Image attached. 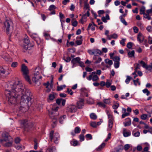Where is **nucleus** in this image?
Instances as JSON below:
<instances>
[{"mask_svg": "<svg viewBox=\"0 0 152 152\" xmlns=\"http://www.w3.org/2000/svg\"><path fill=\"white\" fill-rule=\"evenodd\" d=\"M144 15V17L147 19L148 20H150L151 19V17L147 13H145Z\"/></svg>", "mask_w": 152, "mask_h": 152, "instance_id": "42", "label": "nucleus"}, {"mask_svg": "<svg viewBox=\"0 0 152 152\" xmlns=\"http://www.w3.org/2000/svg\"><path fill=\"white\" fill-rule=\"evenodd\" d=\"M81 131V129L79 126L76 127L74 130V132H71V134L73 136H75V134L79 133Z\"/></svg>", "mask_w": 152, "mask_h": 152, "instance_id": "12", "label": "nucleus"}, {"mask_svg": "<svg viewBox=\"0 0 152 152\" xmlns=\"http://www.w3.org/2000/svg\"><path fill=\"white\" fill-rule=\"evenodd\" d=\"M21 70L23 73V75L29 74V70L27 66L25 64H23L21 66Z\"/></svg>", "mask_w": 152, "mask_h": 152, "instance_id": "6", "label": "nucleus"}, {"mask_svg": "<svg viewBox=\"0 0 152 152\" xmlns=\"http://www.w3.org/2000/svg\"><path fill=\"white\" fill-rule=\"evenodd\" d=\"M80 140L81 142L84 140V136L83 134H81L79 136Z\"/></svg>", "mask_w": 152, "mask_h": 152, "instance_id": "52", "label": "nucleus"}, {"mask_svg": "<svg viewBox=\"0 0 152 152\" xmlns=\"http://www.w3.org/2000/svg\"><path fill=\"white\" fill-rule=\"evenodd\" d=\"M137 39L140 43H142L144 41V37L142 34L139 33L137 35Z\"/></svg>", "mask_w": 152, "mask_h": 152, "instance_id": "9", "label": "nucleus"}, {"mask_svg": "<svg viewBox=\"0 0 152 152\" xmlns=\"http://www.w3.org/2000/svg\"><path fill=\"white\" fill-rule=\"evenodd\" d=\"M2 136L3 139L1 140V142H3L4 141L7 142L8 141L9 134L8 133L6 132H3L2 134Z\"/></svg>", "mask_w": 152, "mask_h": 152, "instance_id": "8", "label": "nucleus"}, {"mask_svg": "<svg viewBox=\"0 0 152 152\" xmlns=\"http://www.w3.org/2000/svg\"><path fill=\"white\" fill-rule=\"evenodd\" d=\"M87 20V17L86 16V14L83 15L82 18L80 20V22L81 23H82L83 24L84 22H85Z\"/></svg>", "mask_w": 152, "mask_h": 152, "instance_id": "20", "label": "nucleus"}, {"mask_svg": "<svg viewBox=\"0 0 152 152\" xmlns=\"http://www.w3.org/2000/svg\"><path fill=\"white\" fill-rule=\"evenodd\" d=\"M133 45V43L132 42H128L127 45V47L129 49H131Z\"/></svg>", "mask_w": 152, "mask_h": 152, "instance_id": "47", "label": "nucleus"}, {"mask_svg": "<svg viewBox=\"0 0 152 152\" xmlns=\"http://www.w3.org/2000/svg\"><path fill=\"white\" fill-rule=\"evenodd\" d=\"M91 126L95 128L97 126V124L95 122H92L91 123Z\"/></svg>", "mask_w": 152, "mask_h": 152, "instance_id": "55", "label": "nucleus"}, {"mask_svg": "<svg viewBox=\"0 0 152 152\" xmlns=\"http://www.w3.org/2000/svg\"><path fill=\"white\" fill-rule=\"evenodd\" d=\"M56 8V7L53 4L50 6L49 8V10L50 11L55 10Z\"/></svg>", "mask_w": 152, "mask_h": 152, "instance_id": "37", "label": "nucleus"}, {"mask_svg": "<svg viewBox=\"0 0 152 152\" xmlns=\"http://www.w3.org/2000/svg\"><path fill=\"white\" fill-rule=\"evenodd\" d=\"M137 26L140 28L141 30H143L144 29L143 24L140 21H138L137 23Z\"/></svg>", "mask_w": 152, "mask_h": 152, "instance_id": "21", "label": "nucleus"}, {"mask_svg": "<svg viewBox=\"0 0 152 152\" xmlns=\"http://www.w3.org/2000/svg\"><path fill=\"white\" fill-rule=\"evenodd\" d=\"M119 18L120 19L121 21L124 25L126 26L127 25V23L126 22L125 20L122 17H119Z\"/></svg>", "mask_w": 152, "mask_h": 152, "instance_id": "35", "label": "nucleus"}, {"mask_svg": "<svg viewBox=\"0 0 152 152\" xmlns=\"http://www.w3.org/2000/svg\"><path fill=\"white\" fill-rule=\"evenodd\" d=\"M90 118L92 119L95 120L97 118V116L96 114L94 113H92L90 115Z\"/></svg>", "mask_w": 152, "mask_h": 152, "instance_id": "24", "label": "nucleus"}, {"mask_svg": "<svg viewBox=\"0 0 152 152\" xmlns=\"http://www.w3.org/2000/svg\"><path fill=\"white\" fill-rule=\"evenodd\" d=\"M119 106V104L117 103L116 104H114L113 106L112 107H113V109H114V110H116L118 107Z\"/></svg>", "mask_w": 152, "mask_h": 152, "instance_id": "58", "label": "nucleus"}, {"mask_svg": "<svg viewBox=\"0 0 152 152\" xmlns=\"http://www.w3.org/2000/svg\"><path fill=\"white\" fill-rule=\"evenodd\" d=\"M5 29H6L7 34H9L10 28V21L8 20H6L4 23Z\"/></svg>", "mask_w": 152, "mask_h": 152, "instance_id": "7", "label": "nucleus"}, {"mask_svg": "<svg viewBox=\"0 0 152 152\" xmlns=\"http://www.w3.org/2000/svg\"><path fill=\"white\" fill-rule=\"evenodd\" d=\"M39 68H36L34 71V76H39Z\"/></svg>", "mask_w": 152, "mask_h": 152, "instance_id": "28", "label": "nucleus"}, {"mask_svg": "<svg viewBox=\"0 0 152 152\" xmlns=\"http://www.w3.org/2000/svg\"><path fill=\"white\" fill-rule=\"evenodd\" d=\"M41 78L42 77L40 76H34L32 78V80L33 82L36 83L38 81L39 79Z\"/></svg>", "mask_w": 152, "mask_h": 152, "instance_id": "17", "label": "nucleus"}, {"mask_svg": "<svg viewBox=\"0 0 152 152\" xmlns=\"http://www.w3.org/2000/svg\"><path fill=\"white\" fill-rule=\"evenodd\" d=\"M56 148L54 146L48 148L47 149V150L49 151V152H56Z\"/></svg>", "mask_w": 152, "mask_h": 152, "instance_id": "25", "label": "nucleus"}, {"mask_svg": "<svg viewBox=\"0 0 152 152\" xmlns=\"http://www.w3.org/2000/svg\"><path fill=\"white\" fill-rule=\"evenodd\" d=\"M54 119L52 121L53 122V124H52V125L53 128H54L56 126L57 123V120L56 118L55 117L53 118Z\"/></svg>", "mask_w": 152, "mask_h": 152, "instance_id": "31", "label": "nucleus"}, {"mask_svg": "<svg viewBox=\"0 0 152 152\" xmlns=\"http://www.w3.org/2000/svg\"><path fill=\"white\" fill-rule=\"evenodd\" d=\"M129 115V113H124L122 115V118H125L126 117L128 116Z\"/></svg>", "mask_w": 152, "mask_h": 152, "instance_id": "54", "label": "nucleus"}, {"mask_svg": "<svg viewBox=\"0 0 152 152\" xmlns=\"http://www.w3.org/2000/svg\"><path fill=\"white\" fill-rule=\"evenodd\" d=\"M113 120L112 119H109L108 121V129L110 130L113 127Z\"/></svg>", "mask_w": 152, "mask_h": 152, "instance_id": "19", "label": "nucleus"}, {"mask_svg": "<svg viewBox=\"0 0 152 152\" xmlns=\"http://www.w3.org/2000/svg\"><path fill=\"white\" fill-rule=\"evenodd\" d=\"M77 110L76 106L74 105H69L67 108V111L69 112L73 113L75 112Z\"/></svg>", "mask_w": 152, "mask_h": 152, "instance_id": "5", "label": "nucleus"}, {"mask_svg": "<svg viewBox=\"0 0 152 152\" xmlns=\"http://www.w3.org/2000/svg\"><path fill=\"white\" fill-rule=\"evenodd\" d=\"M103 101L104 103L107 104H109L110 103V99H104Z\"/></svg>", "mask_w": 152, "mask_h": 152, "instance_id": "44", "label": "nucleus"}, {"mask_svg": "<svg viewBox=\"0 0 152 152\" xmlns=\"http://www.w3.org/2000/svg\"><path fill=\"white\" fill-rule=\"evenodd\" d=\"M18 64V62H13L11 64V67L13 68H15L17 66Z\"/></svg>", "mask_w": 152, "mask_h": 152, "instance_id": "51", "label": "nucleus"}, {"mask_svg": "<svg viewBox=\"0 0 152 152\" xmlns=\"http://www.w3.org/2000/svg\"><path fill=\"white\" fill-rule=\"evenodd\" d=\"M133 30L134 32L136 33H137L139 31V29L136 26H134L133 27Z\"/></svg>", "mask_w": 152, "mask_h": 152, "instance_id": "57", "label": "nucleus"}, {"mask_svg": "<svg viewBox=\"0 0 152 152\" xmlns=\"http://www.w3.org/2000/svg\"><path fill=\"white\" fill-rule=\"evenodd\" d=\"M97 104L100 106L104 108H105L106 107V105L105 104L102 102H98Z\"/></svg>", "mask_w": 152, "mask_h": 152, "instance_id": "63", "label": "nucleus"}, {"mask_svg": "<svg viewBox=\"0 0 152 152\" xmlns=\"http://www.w3.org/2000/svg\"><path fill=\"white\" fill-rule=\"evenodd\" d=\"M105 145L106 144L105 143H102L100 145L96 148V150L98 151H101L105 147Z\"/></svg>", "mask_w": 152, "mask_h": 152, "instance_id": "16", "label": "nucleus"}, {"mask_svg": "<svg viewBox=\"0 0 152 152\" xmlns=\"http://www.w3.org/2000/svg\"><path fill=\"white\" fill-rule=\"evenodd\" d=\"M126 40V39L123 38L122 40L120 41V43L123 46H124L125 45V42Z\"/></svg>", "mask_w": 152, "mask_h": 152, "instance_id": "50", "label": "nucleus"}, {"mask_svg": "<svg viewBox=\"0 0 152 152\" xmlns=\"http://www.w3.org/2000/svg\"><path fill=\"white\" fill-rule=\"evenodd\" d=\"M80 60V58L79 57H77L73 59L71 61V63L73 64V67L74 65L76 63H78Z\"/></svg>", "mask_w": 152, "mask_h": 152, "instance_id": "14", "label": "nucleus"}, {"mask_svg": "<svg viewBox=\"0 0 152 152\" xmlns=\"http://www.w3.org/2000/svg\"><path fill=\"white\" fill-rule=\"evenodd\" d=\"M84 99H83L80 98L79 101L77 102V105L78 108L79 109L82 108L84 106Z\"/></svg>", "mask_w": 152, "mask_h": 152, "instance_id": "11", "label": "nucleus"}, {"mask_svg": "<svg viewBox=\"0 0 152 152\" xmlns=\"http://www.w3.org/2000/svg\"><path fill=\"white\" fill-rule=\"evenodd\" d=\"M86 137L87 140H91L92 138V135L90 134H87L86 135Z\"/></svg>", "mask_w": 152, "mask_h": 152, "instance_id": "40", "label": "nucleus"}, {"mask_svg": "<svg viewBox=\"0 0 152 152\" xmlns=\"http://www.w3.org/2000/svg\"><path fill=\"white\" fill-rule=\"evenodd\" d=\"M147 118V115L146 114H142L141 116V118L142 120H146Z\"/></svg>", "mask_w": 152, "mask_h": 152, "instance_id": "61", "label": "nucleus"}, {"mask_svg": "<svg viewBox=\"0 0 152 152\" xmlns=\"http://www.w3.org/2000/svg\"><path fill=\"white\" fill-rule=\"evenodd\" d=\"M81 91L82 92L83 94H85L86 93L88 92V91L85 88H83L81 89Z\"/></svg>", "mask_w": 152, "mask_h": 152, "instance_id": "46", "label": "nucleus"}, {"mask_svg": "<svg viewBox=\"0 0 152 152\" xmlns=\"http://www.w3.org/2000/svg\"><path fill=\"white\" fill-rule=\"evenodd\" d=\"M22 95L20 103V112H25L26 107L31 101L32 94L29 90L26 88L25 85L19 82L17 79L11 82L10 85V103L15 104L17 102L18 96Z\"/></svg>", "mask_w": 152, "mask_h": 152, "instance_id": "1", "label": "nucleus"}, {"mask_svg": "<svg viewBox=\"0 0 152 152\" xmlns=\"http://www.w3.org/2000/svg\"><path fill=\"white\" fill-rule=\"evenodd\" d=\"M145 8L144 6H142L140 9V14H145Z\"/></svg>", "mask_w": 152, "mask_h": 152, "instance_id": "30", "label": "nucleus"}, {"mask_svg": "<svg viewBox=\"0 0 152 152\" xmlns=\"http://www.w3.org/2000/svg\"><path fill=\"white\" fill-rule=\"evenodd\" d=\"M4 93L7 100L9 101L10 100V91L8 89H6Z\"/></svg>", "mask_w": 152, "mask_h": 152, "instance_id": "15", "label": "nucleus"}, {"mask_svg": "<svg viewBox=\"0 0 152 152\" xmlns=\"http://www.w3.org/2000/svg\"><path fill=\"white\" fill-rule=\"evenodd\" d=\"M83 40H77L76 43L77 45H80L82 43Z\"/></svg>", "mask_w": 152, "mask_h": 152, "instance_id": "59", "label": "nucleus"}, {"mask_svg": "<svg viewBox=\"0 0 152 152\" xmlns=\"http://www.w3.org/2000/svg\"><path fill=\"white\" fill-rule=\"evenodd\" d=\"M96 73L95 72H93L91 74L89 75L88 77H87V79L88 80H92V76L94 75H96Z\"/></svg>", "mask_w": 152, "mask_h": 152, "instance_id": "22", "label": "nucleus"}, {"mask_svg": "<svg viewBox=\"0 0 152 152\" xmlns=\"http://www.w3.org/2000/svg\"><path fill=\"white\" fill-rule=\"evenodd\" d=\"M120 62H114V66L115 68H117L119 67V66Z\"/></svg>", "mask_w": 152, "mask_h": 152, "instance_id": "60", "label": "nucleus"}, {"mask_svg": "<svg viewBox=\"0 0 152 152\" xmlns=\"http://www.w3.org/2000/svg\"><path fill=\"white\" fill-rule=\"evenodd\" d=\"M132 79V77L129 76H126V78L125 81V83L127 84H128L130 80Z\"/></svg>", "mask_w": 152, "mask_h": 152, "instance_id": "39", "label": "nucleus"}, {"mask_svg": "<svg viewBox=\"0 0 152 152\" xmlns=\"http://www.w3.org/2000/svg\"><path fill=\"white\" fill-rule=\"evenodd\" d=\"M135 132L134 130L132 132V134L133 136L135 137H138L140 135V134L139 132Z\"/></svg>", "mask_w": 152, "mask_h": 152, "instance_id": "33", "label": "nucleus"}, {"mask_svg": "<svg viewBox=\"0 0 152 152\" xmlns=\"http://www.w3.org/2000/svg\"><path fill=\"white\" fill-rule=\"evenodd\" d=\"M99 79L97 75H94L92 76V79L94 81H96L98 80Z\"/></svg>", "mask_w": 152, "mask_h": 152, "instance_id": "38", "label": "nucleus"}, {"mask_svg": "<svg viewBox=\"0 0 152 152\" xmlns=\"http://www.w3.org/2000/svg\"><path fill=\"white\" fill-rule=\"evenodd\" d=\"M9 55L8 54H7L4 56L3 58L6 61H8L9 60Z\"/></svg>", "mask_w": 152, "mask_h": 152, "instance_id": "48", "label": "nucleus"}, {"mask_svg": "<svg viewBox=\"0 0 152 152\" xmlns=\"http://www.w3.org/2000/svg\"><path fill=\"white\" fill-rule=\"evenodd\" d=\"M123 133L124 136L126 137L130 136L131 132L129 131H127L126 129L124 128L123 130Z\"/></svg>", "mask_w": 152, "mask_h": 152, "instance_id": "13", "label": "nucleus"}, {"mask_svg": "<svg viewBox=\"0 0 152 152\" xmlns=\"http://www.w3.org/2000/svg\"><path fill=\"white\" fill-rule=\"evenodd\" d=\"M15 148L17 150H22V149L24 148V146L20 145L15 147Z\"/></svg>", "mask_w": 152, "mask_h": 152, "instance_id": "62", "label": "nucleus"}, {"mask_svg": "<svg viewBox=\"0 0 152 152\" xmlns=\"http://www.w3.org/2000/svg\"><path fill=\"white\" fill-rule=\"evenodd\" d=\"M21 124L25 128H30L32 127V124L26 120H22L21 121Z\"/></svg>", "mask_w": 152, "mask_h": 152, "instance_id": "4", "label": "nucleus"}, {"mask_svg": "<svg viewBox=\"0 0 152 152\" xmlns=\"http://www.w3.org/2000/svg\"><path fill=\"white\" fill-rule=\"evenodd\" d=\"M33 45L30 43L28 37L27 35H25L23 45V48L25 50H30L31 48L33 47Z\"/></svg>", "mask_w": 152, "mask_h": 152, "instance_id": "3", "label": "nucleus"}, {"mask_svg": "<svg viewBox=\"0 0 152 152\" xmlns=\"http://www.w3.org/2000/svg\"><path fill=\"white\" fill-rule=\"evenodd\" d=\"M59 108V107L58 106L56 107H53L52 108V112L51 114H52L54 112H56L57 111Z\"/></svg>", "mask_w": 152, "mask_h": 152, "instance_id": "49", "label": "nucleus"}, {"mask_svg": "<svg viewBox=\"0 0 152 152\" xmlns=\"http://www.w3.org/2000/svg\"><path fill=\"white\" fill-rule=\"evenodd\" d=\"M26 80L29 83L31 84V81L28 75V74H25L23 75Z\"/></svg>", "mask_w": 152, "mask_h": 152, "instance_id": "18", "label": "nucleus"}, {"mask_svg": "<svg viewBox=\"0 0 152 152\" xmlns=\"http://www.w3.org/2000/svg\"><path fill=\"white\" fill-rule=\"evenodd\" d=\"M102 54V52L101 50L98 49H94V53L93 55L95 56L93 58V60H96V56H99L100 55Z\"/></svg>", "mask_w": 152, "mask_h": 152, "instance_id": "10", "label": "nucleus"}, {"mask_svg": "<svg viewBox=\"0 0 152 152\" xmlns=\"http://www.w3.org/2000/svg\"><path fill=\"white\" fill-rule=\"evenodd\" d=\"M134 50L131 51L129 52L128 53V55L129 57H132L134 56Z\"/></svg>", "mask_w": 152, "mask_h": 152, "instance_id": "27", "label": "nucleus"}, {"mask_svg": "<svg viewBox=\"0 0 152 152\" xmlns=\"http://www.w3.org/2000/svg\"><path fill=\"white\" fill-rule=\"evenodd\" d=\"M114 62H119L120 61V58L118 56H115L113 59Z\"/></svg>", "mask_w": 152, "mask_h": 152, "instance_id": "32", "label": "nucleus"}, {"mask_svg": "<svg viewBox=\"0 0 152 152\" xmlns=\"http://www.w3.org/2000/svg\"><path fill=\"white\" fill-rule=\"evenodd\" d=\"M35 41L36 42L38 45H39L41 42V40L38 37L36 38V39H35Z\"/></svg>", "mask_w": 152, "mask_h": 152, "instance_id": "56", "label": "nucleus"}, {"mask_svg": "<svg viewBox=\"0 0 152 152\" xmlns=\"http://www.w3.org/2000/svg\"><path fill=\"white\" fill-rule=\"evenodd\" d=\"M104 61L106 64H108L110 66H111L113 64L112 61L110 60L108 58L105 59Z\"/></svg>", "mask_w": 152, "mask_h": 152, "instance_id": "26", "label": "nucleus"}, {"mask_svg": "<svg viewBox=\"0 0 152 152\" xmlns=\"http://www.w3.org/2000/svg\"><path fill=\"white\" fill-rule=\"evenodd\" d=\"M20 139L18 137H17L15 138V143H16V144H18L20 142Z\"/></svg>", "mask_w": 152, "mask_h": 152, "instance_id": "64", "label": "nucleus"}, {"mask_svg": "<svg viewBox=\"0 0 152 152\" xmlns=\"http://www.w3.org/2000/svg\"><path fill=\"white\" fill-rule=\"evenodd\" d=\"M110 17L109 15L107 14L106 15L105 17H103L102 18V21L106 23L107 22V20H109Z\"/></svg>", "mask_w": 152, "mask_h": 152, "instance_id": "23", "label": "nucleus"}, {"mask_svg": "<svg viewBox=\"0 0 152 152\" xmlns=\"http://www.w3.org/2000/svg\"><path fill=\"white\" fill-rule=\"evenodd\" d=\"M143 93L146 94V95L147 96H148L150 94V92L146 88L145 89L142 91Z\"/></svg>", "mask_w": 152, "mask_h": 152, "instance_id": "45", "label": "nucleus"}, {"mask_svg": "<svg viewBox=\"0 0 152 152\" xmlns=\"http://www.w3.org/2000/svg\"><path fill=\"white\" fill-rule=\"evenodd\" d=\"M78 142L77 141L73 140L71 142V144L72 145L75 146L77 145Z\"/></svg>", "mask_w": 152, "mask_h": 152, "instance_id": "36", "label": "nucleus"}, {"mask_svg": "<svg viewBox=\"0 0 152 152\" xmlns=\"http://www.w3.org/2000/svg\"><path fill=\"white\" fill-rule=\"evenodd\" d=\"M129 120L124 124V126H130L131 124V122L130 119L128 118Z\"/></svg>", "mask_w": 152, "mask_h": 152, "instance_id": "43", "label": "nucleus"}, {"mask_svg": "<svg viewBox=\"0 0 152 152\" xmlns=\"http://www.w3.org/2000/svg\"><path fill=\"white\" fill-rule=\"evenodd\" d=\"M66 87L65 85H61L60 86H58L57 87V90L58 91H60L62 90L64 88H65Z\"/></svg>", "mask_w": 152, "mask_h": 152, "instance_id": "41", "label": "nucleus"}, {"mask_svg": "<svg viewBox=\"0 0 152 152\" xmlns=\"http://www.w3.org/2000/svg\"><path fill=\"white\" fill-rule=\"evenodd\" d=\"M55 98V95L53 94H50L49 95V99L52 101Z\"/></svg>", "mask_w": 152, "mask_h": 152, "instance_id": "53", "label": "nucleus"}, {"mask_svg": "<svg viewBox=\"0 0 152 152\" xmlns=\"http://www.w3.org/2000/svg\"><path fill=\"white\" fill-rule=\"evenodd\" d=\"M66 115H64L61 117L59 119V122L61 124H62L64 120L66 118Z\"/></svg>", "mask_w": 152, "mask_h": 152, "instance_id": "29", "label": "nucleus"}, {"mask_svg": "<svg viewBox=\"0 0 152 152\" xmlns=\"http://www.w3.org/2000/svg\"><path fill=\"white\" fill-rule=\"evenodd\" d=\"M54 131H51L49 134V138L51 141L53 140L54 142L56 144L58 143V141L60 138V136L59 133L56 132L54 134Z\"/></svg>", "mask_w": 152, "mask_h": 152, "instance_id": "2", "label": "nucleus"}, {"mask_svg": "<svg viewBox=\"0 0 152 152\" xmlns=\"http://www.w3.org/2000/svg\"><path fill=\"white\" fill-rule=\"evenodd\" d=\"M139 62L142 65V67L146 69L147 66V64L143 61H139Z\"/></svg>", "mask_w": 152, "mask_h": 152, "instance_id": "34", "label": "nucleus"}]
</instances>
